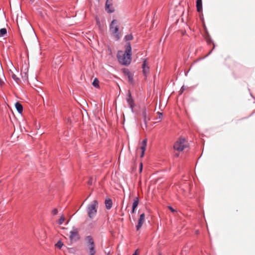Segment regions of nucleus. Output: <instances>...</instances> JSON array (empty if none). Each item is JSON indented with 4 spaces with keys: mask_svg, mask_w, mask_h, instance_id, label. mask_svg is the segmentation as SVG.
Segmentation results:
<instances>
[{
    "mask_svg": "<svg viewBox=\"0 0 255 255\" xmlns=\"http://www.w3.org/2000/svg\"><path fill=\"white\" fill-rule=\"evenodd\" d=\"M112 205L113 202L111 199H107L105 200V205L107 209L110 210L112 208Z\"/></svg>",
    "mask_w": 255,
    "mask_h": 255,
    "instance_id": "nucleus-14",
    "label": "nucleus"
},
{
    "mask_svg": "<svg viewBox=\"0 0 255 255\" xmlns=\"http://www.w3.org/2000/svg\"><path fill=\"white\" fill-rule=\"evenodd\" d=\"M112 3V0H107L106 2L105 9L108 13H112L114 12V9L113 8L111 7V5Z\"/></svg>",
    "mask_w": 255,
    "mask_h": 255,
    "instance_id": "nucleus-10",
    "label": "nucleus"
},
{
    "mask_svg": "<svg viewBox=\"0 0 255 255\" xmlns=\"http://www.w3.org/2000/svg\"><path fill=\"white\" fill-rule=\"evenodd\" d=\"M117 23L118 21L117 20H113L110 25V30L114 35L117 40H118L120 38V33L119 32V28Z\"/></svg>",
    "mask_w": 255,
    "mask_h": 255,
    "instance_id": "nucleus-3",
    "label": "nucleus"
},
{
    "mask_svg": "<svg viewBox=\"0 0 255 255\" xmlns=\"http://www.w3.org/2000/svg\"><path fill=\"white\" fill-rule=\"evenodd\" d=\"M145 220V214L144 213L141 214L138 220L137 225L136 226V230H139L143 225Z\"/></svg>",
    "mask_w": 255,
    "mask_h": 255,
    "instance_id": "nucleus-6",
    "label": "nucleus"
},
{
    "mask_svg": "<svg viewBox=\"0 0 255 255\" xmlns=\"http://www.w3.org/2000/svg\"><path fill=\"white\" fill-rule=\"evenodd\" d=\"M6 29L4 28L0 29V37L4 36L6 34Z\"/></svg>",
    "mask_w": 255,
    "mask_h": 255,
    "instance_id": "nucleus-20",
    "label": "nucleus"
},
{
    "mask_svg": "<svg viewBox=\"0 0 255 255\" xmlns=\"http://www.w3.org/2000/svg\"><path fill=\"white\" fill-rule=\"evenodd\" d=\"M98 208V202L94 200L87 205L86 211L88 217L90 219H93L96 216Z\"/></svg>",
    "mask_w": 255,
    "mask_h": 255,
    "instance_id": "nucleus-2",
    "label": "nucleus"
},
{
    "mask_svg": "<svg viewBox=\"0 0 255 255\" xmlns=\"http://www.w3.org/2000/svg\"><path fill=\"white\" fill-rule=\"evenodd\" d=\"M4 82L3 80L0 78V85L2 86Z\"/></svg>",
    "mask_w": 255,
    "mask_h": 255,
    "instance_id": "nucleus-30",
    "label": "nucleus"
},
{
    "mask_svg": "<svg viewBox=\"0 0 255 255\" xmlns=\"http://www.w3.org/2000/svg\"><path fill=\"white\" fill-rule=\"evenodd\" d=\"M9 74L16 83L18 84L20 82V79L16 76L11 70H10Z\"/></svg>",
    "mask_w": 255,
    "mask_h": 255,
    "instance_id": "nucleus-12",
    "label": "nucleus"
},
{
    "mask_svg": "<svg viewBox=\"0 0 255 255\" xmlns=\"http://www.w3.org/2000/svg\"><path fill=\"white\" fill-rule=\"evenodd\" d=\"M135 210H133V208L132 209L131 213H133Z\"/></svg>",
    "mask_w": 255,
    "mask_h": 255,
    "instance_id": "nucleus-34",
    "label": "nucleus"
},
{
    "mask_svg": "<svg viewBox=\"0 0 255 255\" xmlns=\"http://www.w3.org/2000/svg\"><path fill=\"white\" fill-rule=\"evenodd\" d=\"M158 255H161V254H160V253H159V254H158Z\"/></svg>",
    "mask_w": 255,
    "mask_h": 255,
    "instance_id": "nucleus-36",
    "label": "nucleus"
},
{
    "mask_svg": "<svg viewBox=\"0 0 255 255\" xmlns=\"http://www.w3.org/2000/svg\"><path fill=\"white\" fill-rule=\"evenodd\" d=\"M89 255H95L96 254L95 250V245L94 244L93 246L91 245L89 246Z\"/></svg>",
    "mask_w": 255,
    "mask_h": 255,
    "instance_id": "nucleus-17",
    "label": "nucleus"
},
{
    "mask_svg": "<svg viewBox=\"0 0 255 255\" xmlns=\"http://www.w3.org/2000/svg\"><path fill=\"white\" fill-rule=\"evenodd\" d=\"M158 114L159 115V119H161L162 118V113H161L160 112H158Z\"/></svg>",
    "mask_w": 255,
    "mask_h": 255,
    "instance_id": "nucleus-31",
    "label": "nucleus"
},
{
    "mask_svg": "<svg viewBox=\"0 0 255 255\" xmlns=\"http://www.w3.org/2000/svg\"><path fill=\"white\" fill-rule=\"evenodd\" d=\"M127 101L128 103L129 108L131 109L132 112H133V108L134 107V103L133 100L132 99L131 94L130 93H128V97L127 98Z\"/></svg>",
    "mask_w": 255,
    "mask_h": 255,
    "instance_id": "nucleus-7",
    "label": "nucleus"
},
{
    "mask_svg": "<svg viewBox=\"0 0 255 255\" xmlns=\"http://www.w3.org/2000/svg\"><path fill=\"white\" fill-rule=\"evenodd\" d=\"M139 203V200L137 197H136L133 201V202L132 203V208H133V210H135V208L137 207L138 204Z\"/></svg>",
    "mask_w": 255,
    "mask_h": 255,
    "instance_id": "nucleus-18",
    "label": "nucleus"
},
{
    "mask_svg": "<svg viewBox=\"0 0 255 255\" xmlns=\"http://www.w3.org/2000/svg\"><path fill=\"white\" fill-rule=\"evenodd\" d=\"M60 61H61L60 58V57H57L56 58H54L53 62L57 64V62H60Z\"/></svg>",
    "mask_w": 255,
    "mask_h": 255,
    "instance_id": "nucleus-25",
    "label": "nucleus"
},
{
    "mask_svg": "<svg viewBox=\"0 0 255 255\" xmlns=\"http://www.w3.org/2000/svg\"><path fill=\"white\" fill-rule=\"evenodd\" d=\"M196 7H197V10L198 12H201L202 10V0H197L196 1Z\"/></svg>",
    "mask_w": 255,
    "mask_h": 255,
    "instance_id": "nucleus-16",
    "label": "nucleus"
},
{
    "mask_svg": "<svg viewBox=\"0 0 255 255\" xmlns=\"http://www.w3.org/2000/svg\"><path fill=\"white\" fill-rule=\"evenodd\" d=\"M100 21H99V19H97V23H99Z\"/></svg>",
    "mask_w": 255,
    "mask_h": 255,
    "instance_id": "nucleus-35",
    "label": "nucleus"
},
{
    "mask_svg": "<svg viewBox=\"0 0 255 255\" xmlns=\"http://www.w3.org/2000/svg\"><path fill=\"white\" fill-rule=\"evenodd\" d=\"M70 238L71 240L77 241L79 239L78 231L76 229H74L70 232Z\"/></svg>",
    "mask_w": 255,
    "mask_h": 255,
    "instance_id": "nucleus-5",
    "label": "nucleus"
},
{
    "mask_svg": "<svg viewBox=\"0 0 255 255\" xmlns=\"http://www.w3.org/2000/svg\"><path fill=\"white\" fill-rule=\"evenodd\" d=\"M133 38L132 34H128L125 36V39L126 41H129L132 40Z\"/></svg>",
    "mask_w": 255,
    "mask_h": 255,
    "instance_id": "nucleus-23",
    "label": "nucleus"
},
{
    "mask_svg": "<svg viewBox=\"0 0 255 255\" xmlns=\"http://www.w3.org/2000/svg\"><path fill=\"white\" fill-rule=\"evenodd\" d=\"M187 145V141L184 138H180L174 143L173 148L175 150L180 152L183 151Z\"/></svg>",
    "mask_w": 255,
    "mask_h": 255,
    "instance_id": "nucleus-4",
    "label": "nucleus"
},
{
    "mask_svg": "<svg viewBox=\"0 0 255 255\" xmlns=\"http://www.w3.org/2000/svg\"><path fill=\"white\" fill-rule=\"evenodd\" d=\"M117 58L121 64L125 66L130 64L131 61V47L129 42L127 43L124 52L123 51L118 52Z\"/></svg>",
    "mask_w": 255,
    "mask_h": 255,
    "instance_id": "nucleus-1",
    "label": "nucleus"
},
{
    "mask_svg": "<svg viewBox=\"0 0 255 255\" xmlns=\"http://www.w3.org/2000/svg\"><path fill=\"white\" fill-rule=\"evenodd\" d=\"M142 170V163H140V168H139V171L140 172H141Z\"/></svg>",
    "mask_w": 255,
    "mask_h": 255,
    "instance_id": "nucleus-29",
    "label": "nucleus"
},
{
    "mask_svg": "<svg viewBox=\"0 0 255 255\" xmlns=\"http://www.w3.org/2000/svg\"><path fill=\"white\" fill-rule=\"evenodd\" d=\"M88 183L89 185H91L92 184V181H91V179L89 180Z\"/></svg>",
    "mask_w": 255,
    "mask_h": 255,
    "instance_id": "nucleus-33",
    "label": "nucleus"
},
{
    "mask_svg": "<svg viewBox=\"0 0 255 255\" xmlns=\"http://www.w3.org/2000/svg\"><path fill=\"white\" fill-rule=\"evenodd\" d=\"M86 241L89 246L94 245L95 244L93 237L91 236H88L85 239Z\"/></svg>",
    "mask_w": 255,
    "mask_h": 255,
    "instance_id": "nucleus-13",
    "label": "nucleus"
},
{
    "mask_svg": "<svg viewBox=\"0 0 255 255\" xmlns=\"http://www.w3.org/2000/svg\"><path fill=\"white\" fill-rule=\"evenodd\" d=\"M58 210L57 209H54L52 211V213L54 215H57L58 214Z\"/></svg>",
    "mask_w": 255,
    "mask_h": 255,
    "instance_id": "nucleus-27",
    "label": "nucleus"
},
{
    "mask_svg": "<svg viewBox=\"0 0 255 255\" xmlns=\"http://www.w3.org/2000/svg\"><path fill=\"white\" fill-rule=\"evenodd\" d=\"M56 247L59 249H61L63 246V243L61 241H59L55 245Z\"/></svg>",
    "mask_w": 255,
    "mask_h": 255,
    "instance_id": "nucleus-24",
    "label": "nucleus"
},
{
    "mask_svg": "<svg viewBox=\"0 0 255 255\" xmlns=\"http://www.w3.org/2000/svg\"><path fill=\"white\" fill-rule=\"evenodd\" d=\"M64 221H65V217L63 215H62L58 221V223L59 225H61L63 223Z\"/></svg>",
    "mask_w": 255,
    "mask_h": 255,
    "instance_id": "nucleus-22",
    "label": "nucleus"
},
{
    "mask_svg": "<svg viewBox=\"0 0 255 255\" xmlns=\"http://www.w3.org/2000/svg\"><path fill=\"white\" fill-rule=\"evenodd\" d=\"M132 255H138V250H136Z\"/></svg>",
    "mask_w": 255,
    "mask_h": 255,
    "instance_id": "nucleus-32",
    "label": "nucleus"
},
{
    "mask_svg": "<svg viewBox=\"0 0 255 255\" xmlns=\"http://www.w3.org/2000/svg\"><path fill=\"white\" fill-rule=\"evenodd\" d=\"M186 89V87L184 86H183L180 90V91L179 92L180 93V94H181Z\"/></svg>",
    "mask_w": 255,
    "mask_h": 255,
    "instance_id": "nucleus-26",
    "label": "nucleus"
},
{
    "mask_svg": "<svg viewBox=\"0 0 255 255\" xmlns=\"http://www.w3.org/2000/svg\"><path fill=\"white\" fill-rule=\"evenodd\" d=\"M127 75L128 76V81L131 83L133 81V77L131 75V74L129 71H128L127 73Z\"/></svg>",
    "mask_w": 255,
    "mask_h": 255,
    "instance_id": "nucleus-21",
    "label": "nucleus"
},
{
    "mask_svg": "<svg viewBox=\"0 0 255 255\" xmlns=\"http://www.w3.org/2000/svg\"><path fill=\"white\" fill-rule=\"evenodd\" d=\"M147 145V139H144L142 140L141 142V146L140 147V149L141 150V157H143L145 151L146 150Z\"/></svg>",
    "mask_w": 255,
    "mask_h": 255,
    "instance_id": "nucleus-11",
    "label": "nucleus"
},
{
    "mask_svg": "<svg viewBox=\"0 0 255 255\" xmlns=\"http://www.w3.org/2000/svg\"><path fill=\"white\" fill-rule=\"evenodd\" d=\"M142 72L144 76L146 77L149 73V67L147 65V61L145 60L142 65Z\"/></svg>",
    "mask_w": 255,
    "mask_h": 255,
    "instance_id": "nucleus-9",
    "label": "nucleus"
},
{
    "mask_svg": "<svg viewBox=\"0 0 255 255\" xmlns=\"http://www.w3.org/2000/svg\"><path fill=\"white\" fill-rule=\"evenodd\" d=\"M99 80H98V79L97 78H95L92 84H93L94 87H95L96 88H98V87H99Z\"/></svg>",
    "mask_w": 255,
    "mask_h": 255,
    "instance_id": "nucleus-19",
    "label": "nucleus"
},
{
    "mask_svg": "<svg viewBox=\"0 0 255 255\" xmlns=\"http://www.w3.org/2000/svg\"><path fill=\"white\" fill-rule=\"evenodd\" d=\"M15 107L18 113L21 114L23 111V107L19 102H16L15 104Z\"/></svg>",
    "mask_w": 255,
    "mask_h": 255,
    "instance_id": "nucleus-15",
    "label": "nucleus"
},
{
    "mask_svg": "<svg viewBox=\"0 0 255 255\" xmlns=\"http://www.w3.org/2000/svg\"><path fill=\"white\" fill-rule=\"evenodd\" d=\"M168 208L169 209V210L172 212H175V210L172 208L171 207V206H169L168 207Z\"/></svg>",
    "mask_w": 255,
    "mask_h": 255,
    "instance_id": "nucleus-28",
    "label": "nucleus"
},
{
    "mask_svg": "<svg viewBox=\"0 0 255 255\" xmlns=\"http://www.w3.org/2000/svg\"><path fill=\"white\" fill-rule=\"evenodd\" d=\"M142 115L143 118V121L144 123V126L145 128L147 127V123L148 121L150 120V118L148 117V113L146 111V109H144L142 112Z\"/></svg>",
    "mask_w": 255,
    "mask_h": 255,
    "instance_id": "nucleus-8",
    "label": "nucleus"
}]
</instances>
